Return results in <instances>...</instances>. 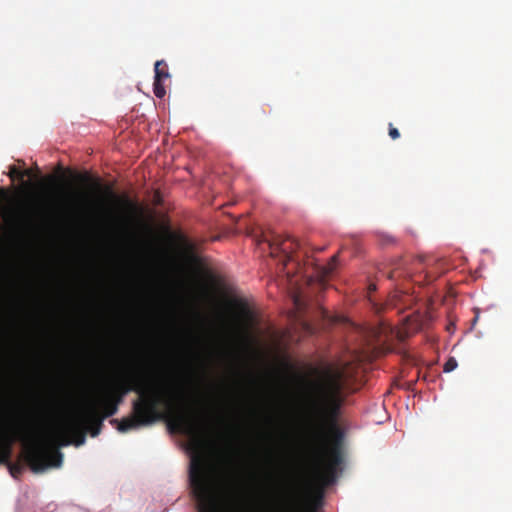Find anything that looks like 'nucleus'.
I'll return each mask as SVG.
<instances>
[{
  "label": "nucleus",
  "mask_w": 512,
  "mask_h": 512,
  "mask_svg": "<svg viewBox=\"0 0 512 512\" xmlns=\"http://www.w3.org/2000/svg\"><path fill=\"white\" fill-rule=\"evenodd\" d=\"M212 445H213V449H214V451H215L216 453H219V452H220V450H219V448H218L217 443L214 441Z\"/></svg>",
  "instance_id": "obj_30"
},
{
  "label": "nucleus",
  "mask_w": 512,
  "mask_h": 512,
  "mask_svg": "<svg viewBox=\"0 0 512 512\" xmlns=\"http://www.w3.org/2000/svg\"><path fill=\"white\" fill-rule=\"evenodd\" d=\"M370 290H373V291H374V290H376L375 285H372V284H371V285H370Z\"/></svg>",
  "instance_id": "obj_32"
},
{
  "label": "nucleus",
  "mask_w": 512,
  "mask_h": 512,
  "mask_svg": "<svg viewBox=\"0 0 512 512\" xmlns=\"http://www.w3.org/2000/svg\"><path fill=\"white\" fill-rule=\"evenodd\" d=\"M407 337V333H404V332H401V331H398L397 332V338L399 339V341H404Z\"/></svg>",
  "instance_id": "obj_26"
},
{
  "label": "nucleus",
  "mask_w": 512,
  "mask_h": 512,
  "mask_svg": "<svg viewBox=\"0 0 512 512\" xmlns=\"http://www.w3.org/2000/svg\"><path fill=\"white\" fill-rule=\"evenodd\" d=\"M214 422L217 428L225 430V433L221 432L220 436H227V432H230L233 427L228 420L227 408L224 405H217L213 413Z\"/></svg>",
  "instance_id": "obj_12"
},
{
  "label": "nucleus",
  "mask_w": 512,
  "mask_h": 512,
  "mask_svg": "<svg viewBox=\"0 0 512 512\" xmlns=\"http://www.w3.org/2000/svg\"><path fill=\"white\" fill-rule=\"evenodd\" d=\"M14 295H9L0 301V340L4 339L12 327L14 321Z\"/></svg>",
  "instance_id": "obj_10"
},
{
  "label": "nucleus",
  "mask_w": 512,
  "mask_h": 512,
  "mask_svg": "<svg viewBox=\"0 0 512 512\" xmlns=\"http://www.w3.org/2000/svg\"><path fill=\"white\" fill-rule=\"evenodd\" d=\"M315 380L311 382L310 415L312 432L320 443L314 470L316 498L321 501L323 489L332 485L337 477L338 466L342 463V433L337 418L344 401L347 387V372L344 368L327 364L314 370Z\"/></svg>",
  "instance_id": "obj_3"
},
{
  "label": "nucleus",
  "mask_w": 512,
  "mask_h": 512,
  "mask_svg": "<svg viewBox=\"0 0 512 512\" xmlns=\"http://www.w3.org/2000/svg\"><path fill=\"white\" fill-rule=\"evenodd\" d=\"M389 136L396 140L400 137V133L397 128H395L391 123L389 124Z\"/></svg>",
  "instance_id": "obj_24"
},
{
  "label": "nucleus",
  "mask_w": 512,
  "mask_h": 512,
  "mask_svg": "<svg viewBox=\"0 0 512 512\" xmlns=\"http://www.w3.org/2000/svg\"><path fill=\"white\" fill-rule=\"evenodd\" d=\"M214 178L212 176H208L206 179L200 182V187L205 192L206 189L213 190Z\"/></svg>",
  "instance_id": "obj_20"
},
{
  "label": "nucleus",
  "mask_w": 512,
  "mask_h": 512,
  "mask_svg": "<svg viewBox=\"0 0 512 512\" xmlns=\"http://www.w3.org/2000/svg\"><path fill=\"white\" fill-rule=\"evenodd\" d=\"M457 365H458V363H457L456 359H455V358H453V357H451V358H449V359L445 362L444 367H443V370H444V372H447V373H448V372H451V371H453L454 369H456Z\"/></svg>",
  "instance_id": "obj_21"
},
{
  "label": "nucleus",
  "mask_w": 512,
  "mask_h": 512,
  "mask_svg": "<svg viewBox=\"0 0 512 512\" xmlns=\"http://www.w3.org/2000/svg\"><path fill=\"white\" fill-rule=\"evenodd\" d=\"M186 383L165 365L150 369L137 366L110 386L103 398L119 406L129 392L138 394L132 416L123 418L117 429L127 432L165 420L171 434L180 438L187 463V484L192 494V246L186 248Z\"/></svg>",
  "instance_id": "obj_1"
},
{
  "label": "nucleus",
  "mask_w": 512,
  "mask_h": 512,
  "mask_svg": "<svg viewBox=\"0 0 512 512\" xmlns=\"http://www.w3.org/2000/svg\"><path fill=\"white\" fill-rule=\"evenodd\" d=\"M286 276H287L288 280H289L290 282H292V279H293L294 275H293L290 271H287V272H286Z\"/></svg>",
  "instance_id": "obj_28"
},
{
  "label": "nucleus",
  "mask_w": 512,
  "mask_h": 512,
  "mask_svg": "<svg viewBox=\"0 0 512 512\" xmlns=\"http://www.w3.org/2000/svg\"><path fill=\"white\" fill-rule=\"evenodd\" d=\"M75 177L78 181L89 184L92 190L103 196L92 197L86 193H78L74 198V203L78 207L89 210H103L105 207L104 197L111 201L119 200L113 190L109 186L104 187L99 179H92L88 174H76Z\"/></svg>",
  "instance_id": "obj_7"
},
{
  "label": "nucleus",
  "mask_w": 512,
  "mask_h": 512,
  "mask_svg": "<svg viewBox=\"0 0 512 512\" xmlns=\"http://www.w3.org/2000/svg\"><path fill=\"white\" fill-rule=\"evenodd\" d=\"M117 403H112L110 400H107L101 397L96 403L90 406L91 409H96L99 411V415L103 420L115 415L118 411Z\"/></svg>",
  "instance_id": "obj_13"
},
{
  "label": "nucleus",
  "mask_w": 512,
  "mask_h": 512,
  "mask_svg": "<svg viewBox=\"0 0 512 512\" xmlns=\"http://www.w3.org/2000/svg\"><path fill=\"white\" fill-rule=\"evenodd\" d=\"M425 277L427 279V282H432L436 278L435 276L430 275L429 272H426Z\"/></svg>",
  "instance_id": "obj_27"
},
{
  "label": "nucleus",
  "mask_w": 512,
  "mask_h": 512,
  "mask_svg": "<svg viewBox=\"0 0 512 512\" xmlns=\"http://www.w3.org/2000/svg\"><path fill=\"white\" fill-rule=\"evenodd\" d=\"M50 411V407L42 405L33 421L17 424L10 430L0 427V464L9 462L13 443L21 440L25 442L24 461L34 473L61 466L62 453L57 448H50L46 442L47 431L44 429L43 420Z\"/></svg>",
  "instance_id": "obj_4"
},
{
  "label": "nucleus",
  "mask_w": 512,
  "mask_h": 512,
  "mask_svg": "<svg viewBox=\"0 0 512 512\" xmlns=\"http://www.w3.org/2000/svg\"><path fill=\"white\" fill-rule=\"evenodd\" d=\"M338 261V255H334L331 257L330 262L325 266L317 267L318 276L321 281H324L327 277H329L333 271L336 269Z\"/></svg>",
  "instance_id": "obj_15"
},
{
  "label": "nucleus",
  "mask_w": 512,
  "mask_h": 512,
  "mask_svg": "<svg viewBox=\"0 0 512 512\" xmlns=\"http://www.w3.org/2000/svg\"><path fill=\"white\" fill-rule=\"evenodd\" d=\"M404 274L402 272H400V268L398 266H396L393 270H391L388 274H387V277L391 280H394L400 276H403Z\"/></svg>",
  "instance_id": "obj_23"
},
{
  "label": "nucleus",
  "mask_w": 512,
  "mask_h": 512,
  "mask_svg": "<svg viewBox=\"0 0 512 512\" xmlns=\"http://www.w3.org/2000/svg\"><path fill=\"white\" fill-rule=\"evenodd\" d=\"M99 411L89 408L86 415H76L68 419L58 430L57 438L61 446L70 444L76 447L82 446L86 441V433L89 432L92 437L100 434L103 419L98 416Z\"/></svg>",
  "instance_id": "obj_5"
},
{
  "label": "nucleus",
  "mask_w": 512,
  "mask_h": 512,
  "mask_svg": "<svg viewBox=\"0 0 512 512\" xmlns=\"http://www.w3.org/2000/svg\"><path fill=\"white\" fill-rule=\"evenodd\" d=\"M261 243H267L269 253L272 257H277L281 254L283 271L290 263H293L297 269L300 268V254H303V257H307V250L304 244L290 236L283 238L280 235H273L271 239H267L263 236V238L259 240V244Z\"/></svg>",
  "instance_id": "obj_6"
},
{
  "label": "nucleus",
  "mask_w": 512,
  "mask_h": 512,
  "mask_svg": "<svg viewBox=\"0 0 512 512\" xmlns=\"http://www.w3.org/2000/svg\"><path fill=\"white\" fill-rule=\"evenodd\" d=\"M298 481L289 478L269 492L267 512H285L298 498Z\"/></svg>",
  "instance_id": "obj_9"
},
{
  "label": "nucleus",
  "mask_w": 512,
  "mask_h": 512,
  "mask_svg": "<svg viewBox=\"0 0 512 512\" xmlns=\"http://www.w3.org/2000/svg\"><path fill=\"white\" fill-rule=\"evenodd\" d=\"M379 241L382 245H392L396 242V239L390 234L380 233Z\"/></svg>",
  "instance_id": "obj_19"
},
{
  "label": "nucleus",
  "mask_w": 512,
  "mask_h": 512,
  "mask_svg": "<svg viewBox=\"0 0 512 512\" xmlns=\"http://www.w3.org/2000/svg\"><path fill=\"white\" fill-rule=\"evenodd\" d=\"M27 174V172H22L18 170L15 166L10 168L9 177L14 180L15 178L23 179V177Z\"/></svg>",
  "instance_id": "obj_22"
},
{
  "label": "nucleus",
  "mask_w": 512,
  "mask_h": 512,
  "mask_svg": "<svg viewBox=\"0 0 512 512\" xmlns=\"http://www.w3.org/2000/svg\"><path fill=\"white\" fill-rule=\"evenodd\" d=\"M207 239L194 232V469H199L198 440V328H201L208 360L214 366L231 364L234 353L226 317L221 308L222 282L213 260L202 254Z\"/></svg>",
  "instance_id": "obj_2"
},
{
  "label": "nucleus",
  "mask_w": 512,
  "mask_h": 512,
  "mask_svg": "<svg viewBox=\"0 0 512 512\" xmlns=\"http://www.w3.org/2000/svg\"><path fill=\"white\" fill-rule=\"evenodd\" d=\"M22 471V468L20 465H10V472L12 476L16 477L17 474H20Z\"/></svg>",
  "instance_id": "obj_25"
},
{
  "label": "nucleus",
  "mask_w": 512,
  "mask_h": 512,
  "mask_svg": "<svg viewBox=\"0 0 512 512\" xmlns=\"http://www.w3.org/2000/svg\"><path fill=\"white\" fill-rule=\"evenodd\" d=\"M153 91L157 98H163L165 96L166 90L162 80L154 79Z\"/></svg>",
  "instance_id": "obj_18"
},
{
  "label": "nucleus",
  "mask_w": 512,
  "mask_h": 512,
  "mask_svg": "<svg viewBox=\"0 0 512 512\" xmlns=\"http://www.w3.org/2000/svg\"><path fill=\"white\" fill-rule=\"evenodd\" d=\"M201 512H224L219 497L217 495L210 496L202 507Z\"/></svg>",
  "instance_id": "obj_16"
},
{
  "label": "nucleus",
  "mask_w": 512,
  "mask_h": 512,
  "mask_svg": "<svg viewBox=\"0 0 512 512\" xmlns=\"http://www.w3.org/2000/svg\"><path fill=\"white\" fill-rule=\"evenodd\" d=\"M17 233L12 228L0 230V250L5 255L16 256L23 267H30L34 263L32 246L27 242H19Z\"/></svg>",
  "instance_id": "obj_8"
},
{
  "label": "nucleus",
  "mask_w": 512,
  "mask_h": 512,
  "mask_svg": "<svg viewBox=\"0 0 512 512\" xmlns=\"http://www.w3.org/2000/svg\"><path fill=\"white\" fill-rule=\"evenodd\" d=\"M214 388H228L229 386H226L223 382L217 384L216 386H213Z\"/></svg>",
  "instance_id": "obj_29"
},
{
  "label": "nucleus",
  "mask_w": 512,
  "mask_h": 512,
  "mask_svg": "<svg viewBox=\"0 0 512 512\" xmlns=\"http://www.w3.org/2000/svg\"><path fill=\"white\" fill-rule=\"evenodd\" d=\"M226 304L234 310L235 316L238 320L243 322L252 321L253 313L244 299L226 298Z\"/></svg>",
  "instance_id": "obj_11"
},
{
  "label": "nucleus",
  "mask_w": 512,
  "mask_h": 512,
  "mask_svg": "<svg viewBox=\"0 0 512 512\" xmlns=\"http://www.w3.org/2000/svg\"><path fill=\"white\" fill-rule=\"evenodd\" d=\"M155 78L158 80H165L169 77L167 64L164 61H157L154 66Z\"/></svg>",
  "instance_id": "obj_17"
},
{
  "label": "nucleus",
  "mask_w": 512,
  "mask_h": 512,
  "mask_svg": "<svg viewBox=\"0 0 512 512\" xmlns=\"http://www.w3.org/2000/svg\"><path fill=\"white\" fill-rule=\"evenodd\" d=\"M15 202V195L9 190L0 187V209L3 213L11 214Z\"/></svg>",
  "instance_id": "obj_14"
},
{
  "label": "nucleus",
  "mask_w": 512,
  "mask_h": 512,
  "mask_svg": "<svg viewBox=\"0 0 512 512\" xmlns=\"http://www.w3.org/2000/svg\"><path fill=\"white\" fill-rule=\"evenodd\" d=\"M418 261H419L420 263H424V257H419V258H418Z\"/></svg>",
  "instance_id": "obj_31"
}]
</instances>
